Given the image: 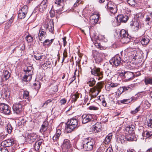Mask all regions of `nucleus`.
Returning <instances> with one entry per match:
<instances>
[{
	"instance_id": "6e6d98bb",
	"label": "nucleus",
	"mask_w": 152,
	"mask_h": 152,
	"mask_svg": "<svg viewBox=\"0 0 152 152\" xmlns=\"http://www.w3.org/2000/svg\"><path fill=\"white\" fill-rule=\"evenodd\" d=\"M131 102V99H124L121 101V103L123 104H128Z\"/></svg>"
},
{
	"instance_id": "b1692460",
	"label": "nucleus",
	"mask_w": 152,
	"mask_h": 152,
	"mask_svg": "<svg viewBox=\"0 0 152 152\" xmlns=\"http://www.w3.org/2000/svg\"><path fill=\"white\" fill-rule=\"evenodd\" d=\"M49 123L46 120H45L43 123L39 131L41 133H44L48 129V127Z\"/></svg>"
},
{
	"instance_id": "a878e982",
	"label": "nucleus",
	"mask_w": 152,
	"mask_h": 152,
	"mask_svg": "<svg viewBox=\"0 0 152 152\" xmlns=\"http://www.w3.org/2000/svg\"><path fill=\"white\" fill-rule=\"evenodd\" d=\"M135 129V126L132 124L127 126L125 128L126 131L128 132L129 134L132 133Z\"/></svg>"
},
{
	"instance_id": "f8f14e48",
	"label": "nucleus",
	"mask_w": 152,
	"mask_h": 152,
	"mask_svg": "<svg viewBox=\"0 0 152 152\" xmlns=\"http://www.w3.org/2000/svg\"><path fill=\"white\" fill-rule=\"evenodd\" d=\"M91 73L92 75L97 76L96 78L98 80H101L103 78V73L102 72L100 71V69L99 68L94 67L93 69H91Z\"/></svg>"
},
{
	"instance_id": "680f3d73",
	"label": "nucleus",
	"mask_w": 152,
	"mask_h": 152,
	"mask_svg": "<svg viewBox=\"0 0 152 152\" xmlns=\"http://www.w3.org/2000/svg\"><path fill=\"white\" fill-rule=\"evenodd\" d=\"M106 147L104 146H100L97 150L98 152H103L104 151Z\"/></svg>"
},
{
	"instance_id": "4d7b16f0",
	"label": "nucleus",
	"mask_w": 152,
	"mask_h": 152,
	"mask_svg": "<svg viewBox=\"0 0 152 152\" xmlns=\"http://www.w3.org/2000/svg\"><path fill=\"white\" fill-rule=\"evenodd\" d=\"M43 56V55H40L39 54H37L36 55H34V57L36 60H40L42 58Z\"/></svg>"
},
{
	"instance_id": "0e129e2a",
	"label": "nucleus",
	"mask_w": 152,
	"mask_h": 152,
	"mask_svg": "<svg viewBox=\"0 0 152 152\" xmlns=\"http://www.w3.org/2000/svg\"><path fill=\"white\" fill-rule=\"evenodd\" d=\"M99 19H90V21L93 25H95L96 24Z\"/></svg>"
},
{
	"instance_id": "4c0bfd02",
	"label": "nucleus",
	"mask_w": 152,
	"mask_h": 152,
	"mask_svg": "<svg viewBox=\"0 0 152 152\" xmlns=\"http://www.w3.org/2000/svg\"><path fill=\"white\" fill-rule=\"evenodd\" d=\"M118 140L121 143H123L125 141H128V137L124 135H121L119 136Z\"/></svg>"
},
{
	"instance_id": "9b49d317",
	"label": "nucleus",
	"mask_w": 152,
	"mask_h": 152,
	"mask_svg": "<svg viewBox=\"0 0 152 152\" xmlns=\"http://www.w3.org/2000/svg\"><path fill=\"white\" fill-rule=\"evenodd\" d=\"M47 2V0H43L39 5L35 8L33 12H36L38 11L40 12H43L47 8L48 5Z\"/></svg>"
},
{
	"instance_id": "9d476101",
	"label": "nucleus",
	"mask_w": 152,
	"mask_h": 152,
	"mask_svg": "<svg viewBox=\"0 0 152 152\" xmlns=\"http://www.w3.org/2000/svg\"><path fill=\"white\" fill-rule=\"evenodd\" d=\"M94 115L90 114H85L81 116L82 122L83 124H86L94 120Z\"/></svg>"
},
{
	"instance_id": "c756f323",
	"label": "nucleus",
	"mask_w": 152,
	"mask_h": 152,
	"mask_svg": "<svg viewBox=\"0 0 152 152\" xmlns=\"http://www.w3.org/2000/svg\"><path fill=\"white\" fill-rule=\"evenodd\" d=\"M2 96L3 98L5 99H7L9 98L10 93L7 89H4V93H3Z\"/></svg>"
},
{
	"instance_id": "423d86ee",
	"label": "nucleus",
	"mask_w": 152,
	"mask_h": 152,
	"mask_svg": "<svg viewBox=\"0 0 152 152\" xmlns=\"http://www.w3.org/2000/svg\"><path fill=\"white\" fill-rule=\"evenodd\" d=\"M92 55L95 63L97 64L102 62L105 57V55L104 53L98 52L96 50L92 51Z\"/></svg>"
},
{
	"instance_id": "20e7f679",
	"label": "nucleus",
	"mask_w": 152,
	"mask_h": 152,
	"mask_svg": "<svg viewBox=\"0 0 152 152\" xmlns=\"http://www.w3.org/2000/svg\"><path fill=\"white\" fill-rule=\"evenodd\" d=\"M33 67L31 66H28L24 70L25 73V75L22 79V81L24 85L27 84L32 78V75L33 73Z\"/></svg>"
},
{
	"instance_id": "338daca9",
	"label": "nucleus",
	"mask_w": 152,
	"mask_h": 152,
	"mask_svg": "<svg viewBox=\"0 0 152 152\" xmlns=\"http://www.w3.org/2000/svg\"><path fill=\"white\" fill-rule=\"evenodd\" d=\"M50 14L51 17L53 18L54 17L55 15L54 10L52 9L50 11Z\"/></svg>"
},
{
	"instance_id": "cd10ccee",
	"label": "nucleus",
	"mask_w": 152,
	"mask_h": 152,
	"mask_svg": "<svg viewBox=\"0 0 152 152\" xmlns=\"http://www.w3.org/2000/svg\"><path fill=\"white\" fill-rule=\"evenodd\" d=\"M96 81L93 78H88L87 81V83L89 86L92 87L96 83Z\"/></svg>"
},
{
	"instance_id": "0eeeda50",
	"label": "nucleus",
	"mask_w": 152,
	"mask_h": 152,
	"mask_svg": "<svg viewBox=\"0 0 152 152\" xmlns=\"http://www.w3.org/2000/svg\"><path fill=\"white\" fill-rule=\"evenodd\" d=\"M102 86L101 83H98L96 86L90 89L91 99L95 98L101 91Z\"/></svg>"
},
{
	"instance_id": "a18cd8bd",
	"label": "nucleus",
	"mask_w": 152,
	"mask_h": 152,
	"mask_svg": "<svg viewBox=\"0 0 152 152\" xmlns=\"http://www.w3.org/2000/svg\"><path fill=\"white\" fill-rule=\"evenodd\" d=\"M25 38L26 41L28 43L31 42L33 40V37H32L31 35L29 34L26 36Z\"/></svg>"
},
{
	"instance_id": "69168bd1",
	"label": "nucleus",
	"mask_w": 152,
	"mask_h": 152,
	"mask_svg": "<svg viewBox=\"0 0 152 152\" xmlns=\"http://www.w3.org/2000/svg\"><path fill=\"white\" fill-rule=\"evenodd\" d=\"M99 16L98 14H94L91 15L90 17V19H99Z\"/></svg>"
},
{
	"instance_id": "ea45409f",
	"label": "nucleus",
	"mask_w": 152,
	"mask_h": 152,
	"mask_svg": "<svg viewBox=\"0 0 152 152\" xmlns=\"http://www.w3.org/2000/svg\"><path fill=\"white\" fill-rule=\"evenodd\" d=\"M97 39L98 40L104 42H106L107 41V39L105 38L104 35L100 34L98 36Z\"/></svg>"
},
{
	"instance_id": "79ce46f5",
	"label": "nucleus",
	"mask_w": 152,
	"mask_h": 152,
	"mask_svg": "<svg viewBox=\"0 0 152 152\" xmlns=\"http://www.w3.org/2000/svg\"><path fill=\"white\" fill-rule=\"evenodd\" d=\"M28 7L26 5H24L22 7L21 9L19 10L21 12H23L24 13L27 14L28 12Z\"/></svg>"
},
{
	"instance_id": "393cba45",
	"label": "nucleus",
	"mask_w": 152,
	"mask_h": 152,
	"mask_svg": "<svg viewBox=\"0 0 152 152\" xmlns=\"http://www.w3.org/2000/svg\"><path fill=\"white\" fill-rule=\"evenodd\" d=\"M134 76V75L132 72H126L125 77V80L126 81L132 80Z\"/></svg>"
},
{
	"instance_id": "f257e3e1",
	"label": "nucleus",
	"mask_w": 152,
	"mask_h": 152,
	"mask_svg": "<svg viewBox=\"0 0 152 152\" xmlns=\"http://www.w3.org/2000/svg\"><path fill=\"white\" fill-rule=\"evenodd\" d=\"M78 120L76 118H72L68 119L66 124L65 129L68 133H70L76 130L80 126Z\"/></svg>"
},
{
	"instance_id": "e433bc0d",
	"label": "nucleus",
	"mask_w": 152,
	"mask_h": 152,
	"mask_svg": "<svg viewBox=\"0 0 152 152\" xmlns=\"http://www.w3.org/2000/svg\"><path fill=\"white\" fill-rule=\"evenodd\" d=\"M150 40L146 37H142L141 41V43L142 45H146L149 42Z\"/></svg>"
},
{
	"instance_id": "f3484780",
	"label": "nucleus",
	"mask_w": 152,
	"mask_h": 152,
	"mask_svg": "<svg viewBox=\"0 0 152 152\" xmlns=\"http://www.w3.org/2000/svg\"><path fill=\"white\" fill-rule=\"evenodd\" d=\"M133 89L132 85H130L127 86H124L120 87L118 89V92L120 94L127 91H130Z\"/></svg>"
},
{
	"instance_id": "37998d69",
	"label": "nucleus",
	"mask_w": 152,
	"mask_h": 152,
	"mask_svg": "<svg viewBox=\"0 0 152 152\" xmlns=\"http://www.w3.org/2000/svg\"><path fill=\"white\" fill-rule=\"evenodd\" d=\"M30 100H23L22 101H20L18 102L22 106L23 108V107L25 105L29 102Z\"/></svg>"
},
{
	"instance_id": "de8ad7c7",
	"label": "nucleus",
	"mask_w": 152,
	"mask_h": 152,
	"mask_svg": "<svg viewBox=\"0 0 152 152\" xmlns=\"http://www.w3.org/2000/svg\"><path fill=\"white\" fill-rule=\"evenodd\" d=\"M13 22V19L12 18L10 19L8 22L6 23L5 27V28L7 29H8L11 26Z\"/></svg>"
},
{
	"instance_id": "aec40b11",
	"label": "nucleus",
	"mask_w": 152,
	"mask_h": 152,
	"mask_svg": "<svg viewBox=\"0 0 152 152\" xmlns=\"http://www.w3.org/2000/svg\"><path fill=\"white\" fill-rule=\"evenodd\" d=\"M128 19V17L127 16L121 15H118L116 19L119 23H125Z\"/></svg>"
},
{
	"instance_id": "412c9836",
	"label": "nucleus",
	"mask_w": 152,
	"mask_h": 152,
	"mask_svg": "<svg viewBox=\"0 0 152 152\" xmlns=\"http://www.w3.org/2000/svg\"><path fill=\"white\" fill-rule=\"evenodd\" d=\"M130 25L132 26L133 31H137L139 29L140 24L137 21H132V22L131 23Z\"/></svg>"
},
{
	"instance_id": "052dcab7",
	"label": "nucleus",
	"mask_w": 152,
	"mask_h": 152,
	"mask_svg": "<svg viewBox=\"0 0 152 152\" xmlns=\"http://www.w3.org/2000/svg\"><path fill=\"white\" fill-rule=\"evenodd\" d=\"M144 104L145 109L149 108L151 106V104L147 100H145L144 101Z\"/></svg>"
},
{
	"instance_id": "5701e85b",
	"label": "nucleus",
	"mask_w": 152,
	"mask_h": 152,
	"mask_svg": "<svg viewBox=\"0 0 152 152\" xmlns=\"http://www.w3.org/2000/svg\"><path fill=\"white\" fill-rule=\"evenodd\" d=\"M101 124L97 123L93 126V131L94 133H98L101 131Z\"/></svg>"
},
{
	"instance_id": "a211bd4d",
	"label": "nucleus",
	"mask_w": 152,
	"mask_h": 152,
	"mask_svg": "<svg viewBox=\"0 0 152 152\" xmlns=\"http://www.w3.org/2000/svg\"><path fill=\"white\" fill-rule=\"evenodd\" d=\"M46 30L42 26L39 30L38 33V36L40 41H41L43 37H45L47 36Z\"/></svg>"
},
{
	"instance_id": "2f4dec72",
	"label": "nucleus",
	"mask_w": 152,
	"mask_h": 152,
	"mask_svg": "<svg viewBox=\"0 0 152 152\" xmlns=\"http://www.w3.org/2000/svg\"><path fill=\"white\" fill-rule=\"evenodd\" d=\"M71 146L70 141L67 139L64 140L63 142V146L67 149H69Z\"/></svg>"
},
{
	"instance_id": "a19ab883",
	"label": "nucleus",
	"mask_w": 152,
	"mask_h": 152,
	"mask_svg": "<svg viewBox=\"0 0 152 152\" xmlns=\"http://www.w3.org/2000/svg\"><path fill=\"white\" fill-rule=\"evenodd\" d=\"M7 129L8 133L9 134L11 133L12 130V127L10 123H8L6 124Z\"/></svg>"
},
{
	"instance_id": "8fccbe9b",
	"label": "nucleus",
	"mask_w": 152,
	"mask_h": 152,
	"mask_svg": "<svg viewBox=\"0 0 152 152\" xmlns=\"http://www.w3.org/2000/svg\"><path fill=\"white\" fill-rule=\"evenodd\" d=\"M151 17L150 14L149 15H147L146 16V18H145V22L147 23V24L148 25H149L150 23L152 22V19H151Z\"/></svg>"
},
{
	"instance_id": "72a5a7b5",
	"label": "nucleus",
	"mask_w": 152,
	"mask_h": 152,
	"mask_svg": "<svg viewBox=\"0 0 152 152\" xmlns=\"http://www.w3.org/2000/svg\"><path fill=\"white\" fill-rule=\"evenodd\" d=\"M3 77L1 78V80H6L8 79L10 77V74L7 71H5L3 72Z\"/></svg>"
},
{
	"instance_id": "3c124183",
	"label": "nucleus",
	"mask_w": 152,
	"mask_h": 152,
	"mask_svg": "<svg viewBox=\"0 0 152 152\" xmlns=\"http://www.w3.org/2000/svg\"><path fill=\"white\" fill-rule=\"evenodd\" d=\"M43 46L48 47H50L51 45L49 42V40L48 39H45L43 42Z\"/></svg>"
},
{
	"instance_id": "774afa93",
	"label": "nucleus",
	"mask_w": 152,
	"mask_h": 152,
	"mask_svg": "<svg viewBox=\"0 0 152 152\" xmlns=\"http://www.w3.org/2000/svg\"><path fill=\"white\" fill-rule=\"evenodd\" d=\"M0 152H9L7 149L5 148H1Z\"/></svg>"
},
{
	"instance_id": "c9c22d12",
	"label": "nucleus",
	"mask_w": 152,
	"mask_h": 152,
	"mask_svg": "<svg viewBox=\"0 0 152 152\" xmlns=\"http://www.w3.org/2000/svg\"><path fill=\"white\" fill-rule=\"evenodd\" d=\"M20 99H22V98H24L25 99L27 100H30L29 97V93L27 91H24L23 94V96H20Z\"/></svg>"
},
{
	"instance_id": "2eb2a0df",
	"label": "nucleus",
	"mask_w": 152,
	"mask_h": 152,
	"mask_svg": "<svg viewBox=\"0 0 152 152\" xmlns=\"http://www.w3.org/2000/svg\"><path fill=\"white\" fill-rule=\"evenodd\" d=\"M12 108L14 113L17 114L21 113L24 109L19 102L15 103Z\"/></svg>"
},
{
	"instance_id": "09e8293b",
	"label": "nucleus",
	"mask_w": 152,
	"mask_h": 152,
	"mask_svg": "<svg viewBox=\"0 0 152 152\" xmlns=\"http://www.w3.org/2000/svg\"><path fill=\"white\" fill-rule=\"evenodd\" d=\"M26 14L24 13L20 12L19 11V13L18 15V18L19 19H22L25 18L26 15Z\"/></svg>"
},
{
	"instance_id": "ddd939ff",
	"label": "nucleus",
	"mask_w": 152,
	"mask_h": 152,
	"mask_svg": "<svg viewBox=\"0 0 152 152\" xmlns=\"http://www.w3.org/2000/svg\"><path fill=\"white\" fill-rule=\"evenodd\" d=\"M105 8L108 11L114 14L117 12V9L116 5L114 3L111 1L107 2L105 6Z\"/></svg>"
},
{
	"instance_id": "c85d7f7f",
	"label": "nucleus",
	"mask_w": 152,
	"mask_h": 152,
	"mask_svg": "<svg viewBox=\"0 0 152 152\" xmlns=\"http://www.w3.org/2000/svg\"><path fill=\"white\" fill-rule=\"evenodd\" d=\"M43 141V140L42 139H41L37 141L35 143L34 147L35 150L36 151H38L39 150Z\"/></svg>"
},
{
	"instance_id": "dca6fc26",
	"label": "nucleus",
	"mask_w": 152,
	"mask_h": 152,
	"mask_svg": "<svg viewBox=\"0 0 152 152\" xmlns=\"http://www.w3.org/2000/svg\"><path fill=\"white\" fill-rule=\"evenodd\" d=\"M47 31L52 33L54 30L53 23V21L50 20L47 24H44L42 26Z\"/></svg>"
},
{
	"instance_id": "864d4df0",
	"label": "nucleus",
	"mask_w": 152,
	"mask_h": 152,
	"mask_svg": "<svg viewBox=\"0 0 152 152\" xmlns=\"http://www.w3.org/2000/svg\"><path fill=\"white\" fill-rule=\"evenodd\" d=\"M145 124L149 128H152V119H149L147 122Z\"/></svg>"
},
{
	"instance_id": "7c9ffc66",
	"label": "nucleus",
	"mask_w": 152,
	"mask_h": 152,
	"mask_svg": "<svg viewBox=\"0 0 152 152\" xmlns=\"http://www.w3.org/2000/svg\"><path fill=\"white\" fill-rule=\"evenodd\" d=\"M80 94L77 92L76 93L72 94L71 95V97L72 101L73 102H75L76 101L77 99L79 97Z\"/></svg>"
},
{
	"instance_id": "58836bf2",
	"label": "nucleus",
	"mask_w": 152,
	"mask_h": 152,
	"mask_svg": "<svg viewBox=\"0 0 152 152\" xmlns=\"http://www.w3.org/2000/svg\"><path fill=\"white\" fill-rule=\"evenodd\" d=\"M144 82L146 85L149 84L152 85V77H148L145 78Z\"/></svg>"
},
{
	"instance_id": "603ef678",
	"label": "nucleus",
	"mask_w": 152,
	"mask_h": 152,
	"mask_svg": "<svg viewBox=\"0 0 152 152\" xmlns=\"http://www.w3.org/2000/svg\"><path fill=\"white\" fill-rule=\"evenodd\" d=\"M145 133L146 135V137L149 138L152 137V130L150 131H146L145 132Z\"/></svg>"
},
{
	"instance_id": "4468645a",
	"label": "nucleus",
	"mask_w": 152,
	"mask_h": 152,
	"mask_svg": "<svg viewBox=\"0 0 152 152\" xmlns=\"http://www.w3.org/2000/svg\"><path fill=\"white\" fill-rule=\"evenodd\" d=\"M122 61L120 56L119 54H117L115 56L113 57L109 61L111 65L115 66H119L121 63V61ZM122 61L124 62H126L124 60H122Z\"/></svg>"
},
{
	"instance_id": "6e6552de",
	"label": "nucleus",
	"mask_w": 152,
	"mask_h": 152,
	"mask_svg": "<svg viewBox=\"0 0 152 152\" xmlns=\"http://www.w3.org/2000/svg\"><path fill=\"white\" fill-rule=\"evenodd\" d=\"M11 107L8 104L3 103H0V113L9 115L11 114Z\"/></svg>"
},
{
	"instance_id": "f03ea898",
	"label": "nucleus",
	"mask_w": 152,
	"mask_h": 152,
	"mask_svg": "<svg viewBox=\"0 0 152 152\" xmlns=\"http://www.w3.org/2000/svg\"><path fill=\"white\" fill-rule=\"evenodd\" d=\"M128 55L135 64L141 63L143 57L142 52L141 51H131L128 53Z\"/></svg>"
},
{
	"instance_id": "bf43d9fd",
	"label": "nucleus",
	"mask_w": 152,
	"mask_h": 152,
	"mask_svg": "<svg viewBox=\"0 0 152 152\" xmlns=\"http://www.w3.org/2000/svg\"><path fill=\"white\" fill-rule=\"evenodd\" d=\"M109 85V87L113 88L118 86L119 85V84L118 83H111Z\"/></svg>"
},
{
	"instance_id": "4be33fe9",
	"label": "nucleus",
	"mask_w": 152,
	"mask_h": 152,
	"mask_svg": "<svg viewBox=\"0 0 152 152\" xmlns=\"http://www.w3.org/2000/svg\"><path fill=\"white\" fill-rule=\"evenodd\" d=\"M61 133V130L60 129L57 128L56 133L53 137V140L54 142H56V143H58L59 137Z\"/></svg>"
},
{
	"instance_id": "5fc2aeb1",
	"label": "nucleus",
	"mask_w": 152,
	"mask_h": 152,
	"mask_svg": "<svg viewBox=\"0 0 152 152\" xmlns=\"http://www.w3.org/2000/svg\"><path fill=\"white\" fill-rule=\"evenodd\" d=\"M129 5L132 6H134L136 4L135 0H126Z\"/></svg>"
},
{
	"instance_id": "e2e57ef3",
	"label": "nucleus",
	"mask_w": 152,
	"mask_h": 152,
	"mask_svg": "<svg viewBox=\"0 0 152 152\" xmlns=\"http://www.w3.org/2000/svg\"><path fill=\"white\" fill-rule=\"evenodd\" d=\"M88 109L90 110H98L99 108L94 105H92L88 107Z\"/></svg>"
},
{
	"instance_id": "f704fd0d",
	"label": "nucleus",
	"mask_w": 152,
	"mask_h": 152,
	"mask_svg": "<svg viewBox=\"0 0 152 152\" xmlns=\"http://www.w3.org/2000/svg\"><path fill=\"white\" fill-rule=\"evenodd\" d=\"M112 135L111 133H110L107 135L104 139L103 142L106 144H108L110 141Z\"/></svg>"
},
{
	"instance_id": "7ed1b4c3",
	"label": "nucleus",
	"mask_w": 152,
	"mask_h": 152,
	"mask_svg": "<svg viewBox=\"0 0 152 152\" xmlns=\"http://www.w3.org/2000/svg\"><path fill=\"white\" fill-rule=\"evenodd\" d=\"M96 143L94 139L88 138L82 140V145L83 148L85 151L91 150Z\"/></svg>"
},
{
	"instance_id": "c03bdc74",
	"label": "nucleus",
	"mask_w": 152,
	"mask_h": 152,
	"mask_svg": "<svg viewBox=\"0 0 152 152\" xmlns=\"http://www.w3.org/2000/svg\"><path fill=\"white\" fill-rule=\"evenodd\" d=\"M147 94L146 91H142L141 92H138L137 94L136 95L139 98H141L143 96H145Z\"/></svg>"
},
{
	"instance_id": "bb28decb",
	"label": "nucleus",
	"mask_w": 152,
	"mask_h": 152,
	"mask_svg": "<svg viewBox=\"0 0 152 152\" xmlns=\"http://www.w3.org/2000/svg\"><path fill=\"white\" fill-rule=\"evenodd\" d=\"M25 49V46L23 44L21 45L19 47H16L13 50L15 51H17L18 53H19V55L21 54H19L20 53H21Z\"/></svg>"
},
{
	"instance_id": "39448f33",
	"label": "nucleus",
	"mask_w": 152,
	"mask_h": 152,
	"mask_svg": "<svg viewBox=\"0 0 152 152\" xmlns=\"http://www.w3.org/2000/svg\"><path fill=\"white\" fill-rule=\"evenodd\" d=\"M121 42L123 44H127L130 41L132 37L128 31L124 29H122L119 32V37Z\"/></svg>"
},
{
	"instance_id": "13d9d810",
	"label": "nucleus",
	"mask_w": 152,
	"mask_h": 152,
	"mask_svg": "<svg viewBox=\"0 0 152 152\" xmlns=\"http://www.w3.org/2000/svg\"><path fill=\"white\" fill-rule=\"evenodd\" d=\"M140 105H139L134 110L131 111V113L133 114H135L137 113L138 111H140Z\"/></svg>"
},
{
	"instance_id": "1a4fd4ad",
	"label": "nucleus",
	"mask_w": 152,
	"mask_h": 152,
	"mask_svg": "<svg viewBox=\"0 0 152 152\" xmlns=\"http://www.w3.org/2000/svg\"><path fill=\"white\" fill-rule=\"evenodd\" d=\"M24 136L26 141L29 143L34 142L38 137L36 134L34 133H26Z\"/></svg>"
},
{
	"instance_id": "49530a36",
	"label": "nucleus",
	"mask_w": 152,
	"mask_h": 152,
	"mask_svg": "<svg viewBox=\"0 0 152 152\" xmlns=\"http://www.w3.org/2000/svg\"><path fill=\"white\" fill-rule=\"evenodd\" d=\"M64 2V0H56L55 4L58 6H63Z\"/></svg>"
},
{
	"instance_id": "6ab92c4d",
	"label": "nucleus",
	"mask_w": 152,
	"mask_h": 152,
	"mask_svg": "<svg viewBox=\"0 0 152 152\" xmlns=\"http://www.w3.org/2000/svg\"><path fill=\"white\" fill-rule=\"evenodd\" d=\"M14 144V140L13 138H11L3 141L1 142V145H3L5 147H9L13 145Z\"/></svg>"
},
{
	"instance_id": "473e14b6",
	"label": "nucleus",
	"mask_w": 152,
	"mask_h": 152,
	"mask_svg": "<svg viewBox=\"0 0 152 152\" xmlns=\"http://www.w3.org/2000/svg\"><path fill=\"white\" fill-rule=\"evenodd\" d=\"M137 139V137L135 134L132 133L129 134V136L128 137V141H136Z\"/></svg>"
}]
</instances>
